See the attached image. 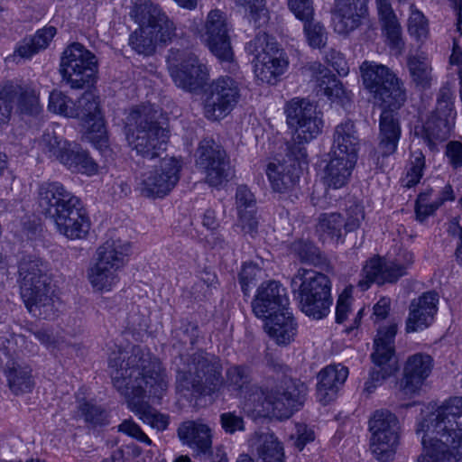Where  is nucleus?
Segmentation results:
<instances>
[{"instance_id":"c85d7f7f","label":"nucleus","mask_w":462,"mask_h":462,"mask_svg":"<svg viewBox=\"0 0 462 462\" xmlns=\"http://www.w3.org/2000/svg\"><path fill=\"white\" fill-rule=\"evenodd\" d=\"M382 32L391 50L401 53L404 48L402 28L389 0H375Z\"/></svg>"},{"instance_id":"774afa93","label":"nucleus","mask_w":462,"mask_h":462,"mask_svg":"<svg viewBox=\"0 0 462 462\" xmlns=\"http://www.w3.org/2000/svg\"><path fill=\"white\" fill-rule=\"evenodd\" d=\"M440 207L437 199L430 204L415 205L416 219L420 222L425 221L430 216H432Z\"/></svg>"},{"instance_id":"a878e982","label":"nucleus","mask_w":462,"mask_h":462,"mask_svg":"<svg viewBox=\"0 0 462 462\" xmlns=\"http://www.w3.org/2000/svg\"><path fill=\"white\" fill-rule=\"evenodd\" d=\"M368 0H337L332 12L334 31L348 35L362 24L368 14Z\"/></svg>"},{"instance_id":"9b49d317","label":"nucleus","mask_w":462,"mask_h":462,"mask_svg":"<svg viewBox=\"0 0 462 462\" xmlns=\"http://www.w3.org/2000/svg\"><path fill=\"white\" fill-rule=\"evenodd\" d=\"M245 49L254 56V71L263 83L274 84L277 77L283 74L288 66L283 51L265 32H259Z\"/></svg>"},{"instance_id":"393cba45","label":"nucleus","mask_w":462,"mask_h":462,"mask_svg":"<svg viewBox=\"0 0 462 462\" xmlns=\"http://www.w3.org/2000/svg\"><path fill=\"white\" fill-rule=\"evenodd\" d=\"M251 305L254 316L264 320L288 308L286 289L275 281L263 282L258 287Z\"/></svg>"},{"instance_id":"bb28decb","label":"nucleus","mask_w":462,"mask_h":462,"mask_svg":"<svg viewBox=\"0 0 462 462\" xmlns=\"http://www.w3.org/2000/svg\"><path fill=\"white\" fill-rule=\"evenodd\" d=\"M439 300L438 292L429 291L411 301L406 320L407 332L423 330L430 326L438 311Z\"/></svg>"},{"instance_id":"9d476101","label":"nucleus","mask_w":462,"mask_h":462,"mask_svg":"<svg viewBox=\"0 0 462 462\" xmlns=\"http://www.w3.org/2000/svg\"><path fill=\"white\" fill-rule=\"evenodd\" d=\"M129 250V245L121 240H107L98 247L97 263L88 271L96 291H109L118 283V273L126 263Z\"/></svg>"},{"instance_id":"f257e3e1","label":"nucleus","mask_w":462,"mask_h":462,"mask_svg":"<svg viewBox=\"0 0 462 462\" xmlns=\"http://www.w3.org/2000/svg\"><path fill=\"white\" fill-rule=\"evenodd\" d=\"M108 369L114 387L125 399L128 409L143 422L158 430L169 425V417L152 408L166 393L169 380L161 361L148 349L134 346L131 350L118 349L108 357Z\"/></svg>"},{"instance_id":"39448f33","label":"nucleus","mask_w":462,"mask_h":462,"mask_svg":"<svg viewBox=\"0 0 462 462\" xmlns=\"http://www.w3.org/2000/svg\"><path fill=\"white\" fill-rule=\"evenodd\" d=\"M41 211L69 239H81L90 229V220L79 197L60 181H47L38 188Z\"/></svg>"},{"instance_id":"c03bdc74","label":"nucleus","mask_w":462,"mask_h":462,"mask_svg":"<svg viewBox=\"0 0 462 462\" xmlns=\"http://www.w3.org/2000/svg\"><path fill=\"white\" fill-rule=\"evenodd\" d=\"M251 381V370L248 366L233 365L226 371L225 384L230 391L242 393L249 390Z\"/></svg>"},{"instance_id":"f3484780","label":"nucleus","mask_w":462,"mask_h":462,"mask_svg":"<svg viewBox=\"0 0 462 462\" xmlns=\"http://www.w3.org/2000/svg\"><path fill=\"white\" fill-rule=\"evenodd\" d=\"M240 98L238 83L231 77H219L203 91L202 102L206 118L217 121L226 117Z\"/></svg>"},{"instance_id":"4468645a","label":"nucleus","mask_w":462,"mask_h":462,"mask_svg":"<svg viewBox=\"0 0 462 462\" xmlns=\"http://www.w3.org/2000/svg\"><path fill=\"white\" fill-rule=\"evenodd\" d=\"M97 71V57L81 43L74 42L63 51L60 72L71 88L81 89L92 83Z\"/></svg>"},{"instance_id":"37998d69","label":"nucleus","mask_w":462,"mask_h":462,"mask_svg":"<svg viewBox=\"0 0 462 462\" xmlns=\"http://www.w3.org/2000/svg\"><path fill=\"white\" fill-rule=\"evenodd\" d=\"M343 223L344 217L340 213H323L319 217L316 230L322 237L338 241L343 236Z\"/></svg>"},{"instance_id":"a19ab883","label":"nucleus","mask_w":462,"mask_h":462,"mask_svg":"<svg viewBox=\"0 0 462 462\" xmlns=\"http://www.w3.org/2000/svg\"><path fill=\"white\" fill-rule=\"evenodd\" d=\"M291 254L302 263L321 266L327 263L326 255L310 240L300 238L291 244Z\"/></svg>"},{"instance_id":"1a4fd4ad","label":"nucleus","mask_w":462,"mask_h":462,"mask_svg":"<svg viewBox=\"0 0 462 462\" xmlns=\"http://www.w3.org/2000/svg\"><path fill=\"white\" fill-rule=\"evenodd\" d=\"M291 287L298 290L300 310L307 316L321 319L330 312L331 282L324 273L300 268L291 281Z\"/></svg>"},{"instance_id":"69168bd1","label":"nucleus","mask_w":462,"mask_h":462,"mask_svg":"<svg viewBox=\"0 0 462 462\" xmlns=\"http://www.w3.org/2000/svg\"><path fill=\"white\" fill-rule=\"evenodd\" d=\"M446 155L454 168L462 166V143L453 141L448 143Z\"/></svg>"},{"instance_id":"ea45409f","label":"nucleus","mask_w":462,"mask_h":462,"mask_svg":"<svg viewBox=\"0 0 462 462\" xmlns=\"http://www.w3.org/2000/svg\"><path fill=\"white\" fill-rule=\"evenodd\" d=\"M199 328L196 322L182 319L180 325L171 331V344L178 356L184 355L183 350L192 349L199 337Z\"/></svg>"},{"instance_id":"79ce46f5","label":"nucleus","mask_w":462,"mask_h":462,"mask_svg":"<svg viewBox=\"0 0 462 462\" xmlns=\"http://www.w3.org/2000/svg\"><path fill=\"white\" fill-rule=\"evenodd\" d=\"M160 42V33L148 27H139L129 36V45L137 52L144 56L152 55L156 50V43Z\"/></svg>"},{"instance_id":"aec40b11","label":"nucleus","mask_w":462,"mask_h":462,"mask_svg":"<svg viewBox=\"0 0 462 462\" xmlns=\"http://www.w3.org/2000/svg\"><path fill=\"white\" fill-rule=\"evenodd\" d=\"M170 74L178 88L194 92L201 88L208 78L207 68L190 51L171 49Z\"/></svg>"},{"instance_id":"20e7f679","label":"nucleus","mask_w":462,"mask_h":462,"mask_svg":"<svg viewBox=\"0 0 462 462\" xmlns=\"http://www.w3.org/2000/svg\"><path fill=\"white\" fill-rule=\"evenodd\" d=\"M462 411V397L446 401L436 411L424 418L418 425L417 432H423V452L417 462H461L456 447L462 437L458 412Z\"/></svg>"},{"instance_id":"ddd939ff","label":"nucleus","mask_w":462,"mask_h":462,"mask_svg":"<svg viewBox=\"0 0 462 462\" xmlns=\"http://www.w3.org/2000/svg\"><path fill=\"white\" fill-rule=\"evenodd\" d=\"M396 333L397 325L394 323L378 329L374 338V352L371 355L374 367L369 379L365 383L364 391L367 393H372L381 382L398 370L394 346Z\"/></svg>"},{"instance_id":"6e6d98bb","label":"nucleus","mask_w":462,"mask_h":462,"mask_svg":"<svg viewBox=\"0 0 462 462\" xmlns=\"http://www.w3.org/2000/svg\"><path fill=\"white\" fill-rule=\"evenodd\" d=\"M221 428L226 434H235L237 431H245V420L243 416L236 411L223 412L219 416Z\"/></svg>"},{"instance_id":"052dcab7","label":"nucleus","mask_w":462,"mask_h":462,"mask_svg":"<svg viewBox=\"0 0 462 462\" xmlns=\"http://www.w3.org/2000/svg\"><path fill=\"white\" fill-rule=\"evenodd\" d=\"M288 6L296 18L303 23L313 18L312 0H288Z\"/></svg>"},{"instance_id":"5701e85b","label":"nucleus","mask_w":462,"mask_h":462,"mask_svg":"<svg viewBox=\"0 0 462 462\" xmlns=\"http://www.w3.org/2000/svg\"><path fill=\"white\" fill-rule=\"evenodd\" d=\"M72 117L83 122L88 128L86 138L96 148L106 147V131L97 97L90 92H85L75 103Z\"/></svg>"},{"instance_id":"f03ea898","label":"nucleus","mask_w":462,"mask_h":462,"mask_svg":"<svg viewBox=\"0 0 462 462\" xmlns=\"http://www.w3.org/2000/svg\"><path fill=\"white\" fill-rule=\"evenodd\" d=\"M288 127L293 132L285 143V157L266 166V175L273 191H291L300 180L303 165L308 164L306 143L315 139L323 127L322 114L306 98L294 97L284 107Z\"/></svg>"},{"instance_id":"e433bc0d","label":"nucleus","mask_w":462,"mask_h":462,"mask_svg":"<svg viewBox=\"0 0 462 462\" xmlns=\"http://www.w3.org/2000/svg\"><path fill=\"white\" fill-rule=\"evenodd\" d=\"M330 155L324 171V182L328 187L337 189L347 183L356 161L345 156Z\"/></svg>"},{"instance_id":"4d7b16f0","label":"nucleus","mask_w":462,"mask_h":462,"mask_svg":"<svg viewBox=\"0 0 462 462\" xmlns=\"http://www.w3.org/2000/svg\"><path fill=\"white\" fill-rule=\"evenodd\" d=\"M260 269L253 263H245L239 273V283L245 296H249L251 285H254Z\"/></svg>"},{"instance_id":"8fccbe9b","label":"nucleus","mask_w":462,"mask_h":462,"mask_svg":"<svg viewBox=\"0 0 462 462\" xmlns=\"http://www.w3.org/2000/svg\"><path fill=\"white\" fill-rule=\"evenodd\" d=\"M7 379L10 389L15 393L31 392L32 381L31 370L27 367H12L7 373Z\"/></svg>"},{"instance_id":"58836bf2","label":"nucleus","mask_w":462,"mask_h":462,"mask_svg":"<svg viewBox=\"0 0 462 462\" xmlns=\"http://www.w3.org/2000/svg\"><path fill=\"white\" fill-rule=\"evenodd\" d=\"M57 30L54 26H48L38 30L32 36L25 37L17 43L14 56L31 59L33 55L49 46Z\"/></svg>"},{"instance_id":"09e8293b","label":"nucleus","mask_w":462,"mask_h":462,"mask_svg":"<svg viewBox=\"0 0 462 462\" xmlns=\"http://www.w3.org/2000/svg\"><path fill=\"white\" fill-rule=\"evenodd\" d=\"M237 6L244 7L249 23L254 28H260L268 22L265 0H234Z\"/></svg>"},{"instance_id":"dca6fc26","label":"nucleus","mask_w":462,"mask_h":462,"mask_svg":"<svg viewBox=\"0 0 462 462\" xmlns=\"http://www.w3.org/2000/svg\"><path fill=\"white\" fill-rule=\"evenodd\" d=\"M412 263L413 254L406 250L393 260L378 255L374 256L364 264L357 286L362 291H365L373 283L378 285L395 283L400 278L407 274V269Z\"/></svg>"},{"instance_id":"4c0bfd02","label":"nucleus","mask_w":462,"mask_h":462,"mask_svg":"<svg viewBox=\"0 0 462 462\" xmlns=\"http://www.w3.org/2000/svg\"><path fill=\"white\" fill-rule=\"evenodd\" d=\"M310 69L316 77L317 96L327 97L332 101L342 99L345 95L343 85L328 69L320 63H313Z\"/></svg>"},{"instance_id":"a18cd8bd","label":"nucleus","mask_w":462,"mask_h":462,"mask_svg":"<svg viewBox=\"0 0 462 462\" xmlns=\"http://www.w3.org/2000/svg\"><path fill=\"white\" fill-rule=\"evenodd\" d=\"M78 416L94 427L108 424V412L91 401H81L78 405Z\"/></svg>"},{"instance_id":"473e14b6","label":"nucleus","mask_w":462,"mask_h":462,"mask_svg":"<svg viewBox=\"0 0 462 462\" xmlns=\"http://www.w3.org/2000/svg\"><path fill=\"white\" fill-rule=\"evenodd\" d=\"M348 376V369L341 364L330 365L323 368L319 374L317 394L324 404L333 401L339 388Z\"/></svg>"},{"instance_id":"c9c22d12","label":"nucleus","mask_w":462,"mask_h":462,"mask_svg":"<svg viewBox=\"0 0 462 462\" xmlns=\"http://www.w3.org/2000/svg\"><path fill=\"white\" fill-rule=\"evenodd\" d=\"M253 452L257 455V462H283V448L273 433L257 431L249 439Z\"/></svg>"},{"instance_id":"6ab92c4d","label":"nucleus","mask_w":462,"mask_h":462,"mask_svg":"<svg viewBox=\"0 0 462 462\" xmlns=\"http://www.w3.org/2000/svg\"><path fill=\"white\" fill-rule=\"evenodd\" d=\"M196 165L206 174V182L218 187L232 176L229 159L224 148L213 139L204 138L196 151Z\"/></svg>"},{"instance_id":"423d86ee","label":"nucleus","mask_w":462,"mask_h":462,"mask_svg":"<svg viewBox=\"0 0 462 462\" xmlns=\"http://www.w3.org/2000/svg\"><path fill=\"white\" fill-rule=\"evenodd\" d=\"M180 386L200 396L217 393L225 385L221 359L203 350L175 356L172 362Z\"/></svg>"},{"instance_id":"2f4dec72","label":"nucleus","mask_w":462,"mask_h":462,"mask_svg":"<svg viewBox=\"0 0 462 462\" xmlns=\"http://www.w3.org/2000/svg\"><path fill=\"white\" fill-rule=\"evenodd\" d=\"M268 336L280 346H287L297 335V322L289 308L264 319L263 325Z\"/></svg>"},{"instance_id":"6e6552de","label":"nucleus","mask_w":462,"mask_h":462,"mask_svg":"<svg viewBox=\"0 0 462 462\" xmlns=\"http://www.w3.org/2000/svg\"><path fill=\"white\" fill-rule=\"evenodd\" d=\"M168 133L157 122V111L151 105L134 107L126 117L127 142L143 158L153 159L166 150Z\"/></svg>"},{"instance_id":"3c124183","label":"nucleus","mask_w":462,"mask_h":462,"mask_svg":"<svg viewBox=\"0 0 462 462\" xmlns=\"http://www.w3.org/2000/svg\"><path fill=\"white\" fill-rule=\"evenodd\" d=\"M410 11L408 32L417 41H424L429 34L428 20L423 13L418 10L414 5H411Z\"/></svg>"},{"instance_id":"338daca9","label":"nucleus","mask_w":462,"mask_h":462,"mask_svg":"<svg viewBox=\"0 0 462 462\" xmlns=\"http://www.w3.org/2000/svg\"><path fill=\"white\" fill-rule=\"evenodd\" d=\"M326 60L339 75L347 74V69L345 68L346 61L340 52L331 50L326 54Z\"/></svg>"},{"instance_id":"bf43d9fd","label":"nucleus","mask_w":462,"mask_h":462,"mask_svg":"<svg viewBox=\"0 0 462 462\" xmlns=\"http://www.w3.org/2000/svg\"><path fill=\"white\" fill-rule=\"evenodd\" d=\"M291 439L293 440V445L299 450H302L308 443L314 440L315 434L313 430L305 423L298 422L295 424V430L291 434Z\"/></svg>"},{"instance_id":"7ed1b4c3","label":"nucleus","mask_w":462,"mask_h":462,"mask_svg":"<svg viewBox=\"0 0 462 462\" xmlns=\"http://www.w3.org/2000/svg\"><path fill=\"white\" fill-rule=\"evenodd\" d=\"M360 70L365 88L383 106L379 121V143L373 152L378 164L381 156L388 157L397 149L402 133L397 110L406 101V90L401 79L385 65L365 60Z\"/></svg>"},{"instance_id":"cd10ccee","label":"nucleus","mask_w":462,"mask_h":462,"mask_svg":"<svg viewBox=\"0 0 462 462\" xmlns=\"http://www.w3.org/2000/svg\"><path fill=\"white\" fill-rule=\"evenodd\" d=\"M2 96L10 106V113L14 106L21 114L36 116L41 110L39 95L28 85L7 83L2 89Z\"/></svg>"},{"instance_id":"864d4df0","label":"nucleus","mask_w":462,"mask_h":462,"mask_svg":"<svg viewBox=\"0 0 462 462\" xmlns=\"http://www.w3.org/2000/svg\"><path fill=\"white\" fill-rule=\"evenodd\" d=\"M304 32L310 46L318 49L325 47L328 32L321 23L315 22L313 18L304 22Z\"/></svg>"},{"instance_id":"7c9ffc66","label":"nucleus","mask_w":462,"mask_h":462,"mask_svg":"<svg viewBox=\"0 0 462 462\" xmlns=\"http://www.w3.org/2000/svg\"><path fill=\"white\" fill-rule=\"evenodd\" d=\"M360 138L351 120H346L335 127L330 154L345 156L357 161Z\"/></svg>"},{"instance_id":"4be33fe9","label":"nucleus","mask_w":462,"mask_h":462,"mask_svg":"<svg viewBox=\"0 0 462 462\" xmlns=\"http://www.w3.org/2000/svg\"><path fill=\"white\" fill-rule=\"evenodd\" d=\"M229 31V24L224 12L214 9L208 14L202 39L210 52L222 62H230L234 58Z\"/></svg>"},{"instance_id":"0e129e2a","label":"nucleus","mask_w":462,"mask_h":462,"mask_svg":"<svg viewBox=\"0 0 462 462\" xmlns=\"http://www.w3.org/2000/svg\"><path fill=\"white\" fill-rule=\"evenodd\" d=\"M351 297L348 293L343 292L339 295L336 306V321L343 323L346 319L350 310Z\"/></svg>"},{"instance_id":"72a5a7b5","label":"nucleus","mask_w":462,"mask_h":462,"mask_svg":"<svg viewBox=\"0 0 462 462\" xmlns=\"http://www.w3.org/2000/svg\"><path fill=\"white\" fill-rule=\"evenodd\" d=\"M236 208L245 233L254 237L258 231L256 199L246 185H239L236 191Z\"/></svg>"},{"instance_id":"13d9d810","label":"nucleus","mask_w":462,"mask_h":462,"mask_svg":"<svg viewBox=\"0 0 462 462\" xmlns=\"http://www.w3.org/2000/svg\"><path fill=\"white\" fill-rule=\"evenodd\" d=\"M365 214L363 207L359 204H353L346 209V217H344L343 227L346 233L353 232L359 228Z\"/></svg>"},{"instance_id":"c756f323","label":"nucleus","mask_w":462,"mask_h":462,"mask_svg":"<svg viewBox=\"0 0 462 462\" xmlns=\"http://www.w3.org/2000/svg\"><path fill=\"white\" fill-rule=\"evenodd\" d=\"M433 368V358L425 353H416L408 357L403 368V388L407 393H415L430 376Z\"/></svg>"},{"instance_id":"2eb2a0df","label":"nucleus","mask_w":462,"mask_h":462,"mask_svg":"<svg viewBox=\"0 0 462 462\" xmlns=\"http://www.w3.org/2000/svg\"><path fill=\"white\" fill-rule=\"evenodd\" d=\"M400 421L388 410H377L369 420L371 449L374 457L383 462L390 460L400 442Z\"/></svg>"},{"instance_id":"412c9836","label":"nucleus","mask_w":462,"mask_h":462,"mask_svg":"<svg viewBox=\"0 0 462 462\" xmlns=\"http://www.w3.org/2000/svg\"><path fill=\"white\" fill-rule=\"evenodd\" d=\"M180 164L174 158H164L158 166L142 173L139 189L144 197L163 198L180 180Z\"/></svg>"},{"instance_id":"a211bd4d","label":"nucleus","mask_w":462,"mask_h":462,"mask_svg":"<svg viewBox=\"0 0 462 462\" xmlns=\"http://www.w3.org/2000/svg\"><path fill=\"white\" fill-rule=\"evenodd\" d=\"M42 142L50 156L57 159L71 171L88 176L97 173V164L88 152L78 144L70 143L50 131L43 134Z\"/></svg>"},{"instance_id":"49530a36","label":"nucleus","mask_w":462,"mask_h":462,"mask_svg":"<svg viewBox=\"0 0 462 462\" xmlns=\"http://www.w3.org/2000/svg\"><path fill=\"white\" fill-rule=\"evenodd\" d=\"M455 115L453 92L449 88L443 87L439 89L438 95L433 117L436 118L439 125L447 126L448 118Z\"/></svg>"},{"instance_id":"f8f14e48","label":"nucleus","mask_w":462,"mask_h":462,"mask_svg":"<svg viewBox=\"0 0 462 462\" xmlns=\"http://www.w3.org/2000/svg\"><path fill=\"white\" fill-rule=\"evenodd\" d=\"M263 411L277 419H288L299 411L304 402L307 387L300 381L284 379L268 389L260 388Z\"/></svg>"},{"instance_id":"0eeeda50","label":"nucleus","mask_w":462,"mask_h":462,"mask_svg":"<svg viewBox=\"0 0 462 462\" xmlns=\"http://www.w3.org/2000/svg\"><path fill=\"white\" fill-rule=\"evenodd\" d=\"M47 263L41 258L26 254L18 262L21 295L29 312L44 319L54 315V300Z\"/></svg>"},{"instance_id":"b1692460","label":"nucleus","mask_w":462,"mask_h":462,"mask_svg":"<svg viewBox=\"0 0 462 462\" xmlns=\"http://www.w3.org/2000/svg\"><path fill=\"white\" fill-rule=\"evenodd\" d=\"M130 16L139 24V27H148L160 33V42H170L175 35V26L172 21L162 11L161 6L151 0H136Z\"/></svg>"},{"instance_id":"5fc2aeb1","label":"nucleus","mask_w":462,"mask_h":462,"mask_svg":"<svg viewBox=\"0 0 462 462\" xmlns=\"http://www.w3.org/2000/svg\"><path fill=\"white\" fill-rule=\"evenodd\" d=\"M74 105L75 103L61 91L54 90L50 94L48 107L53 113L72 117Z\"/></svg>"},{"instance_id":"e2e57ef3","label":"nucleus","mask_w":462,"mask_h":462,"mask_svg":"<svg viewBox=\"0 0 462 462\" xmlns=\"http://www.w3.org/2000/svg\"><path fill=\"white\" fill-rule=\"evenodd\" d=\"M448 233L453 236H457V248L455 252L456 259L462 266V225L457 218H453L448 227Z\"/></svg>"},{"instance_id":"680f3d73","label":"nucleus","mask_w":462,"mask_h":462,"mask_svg":"<svg viewBox=\"0 0 462 462\" xmlns=\"http://www.w3.org/2000/svg\"><path fill=\"white\" fill-rule=\"evenodd\" d=\"M118 430L136 439L138 441L147 445L152 444V440L142 430L140 426L132 420H125L119 426Z\"/></svg>"},{"instance_id":"f704fd0d","label":"nucleus","mask_w":462,"mask_h":462,"mask_svg":"<svg viewBox=\"0 0 462 462\" xmlns=\"http://www.w3.org/2000/svg\"><path fill=\"white\" fill-rule=\"evenodd\" d=\"M178 436L183 444L200 453L206 454L211 449V430L204 423L185 421L178 428Z\"/></svg>"},{"instance_id":"de8ad7c7","label":"nucleus","mask_w":462,"mask_h":462,"mask_svg":"<svg viewBox=\"0 0 462 462\" xmlns=\"http://www.w3.org/2000/svg\"><path fill=\"white\" fill-rule=\"evenodd\" d=\"M424 170L425 155L420 150L412 152L406 174L401 180L402 185L408 189L416 186L420 181Z\"/></svg>"},{"instance_id":"603ef678","label":"nucleus","mask_w":462,"mask_h":462,"mask_svg":"<svg viewBox=\"0 0 462 462\" xmlns=\"http://www.w3.org/2000/svg\"><path fill=\"white\" fill-rule=\"evenodd\" d=\"M408 68L412 80L423 88L429 86L430 80V67L425 59L412 56L408 60Z\"/></svg>"}]
</instances>
